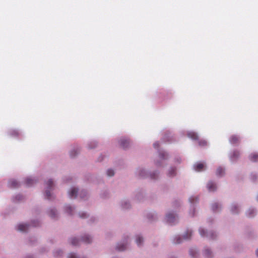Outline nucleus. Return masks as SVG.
Listing matches in <instances>:
<instances>
[{
	"label": "nucleus",
	"mask_w": 258,
	"mask_h": 258,
	"mask_svg": "<svg viewBox=\"0 0 258 258\" xmlns=\"http://www.w3.org/2000/svg\"><path fill=\"white\" fill-rule=\"evenodd\" d=\"M194 170L197 172H201L206 168V164L205 162H197L194 166Z\"/></svg>",
	"instance_id": "obj_1"
},
{
	"label": "nucleus",
	"mask_w": 258,
	"mask_h": 258,
	"mask_svg": "<svg viewBox=\"0 0 258 258\" xmlns=\"http://www.w3.org/2000/svg\"><path fill=\"white\" fill-rule=\"evenodd\" d=\"M53 181L51 179H49L47 182V189L45 191V197L47 199H51V194L50 190H51L53 187Z\"/></svg>",
	"instance_id": "obj_2"
},
{
	"label": "nucleus",
	"mask_w": 258,
	"mask_h": 258,
	"mask_svg": "<svg viewBox=\"0 0 258 258\" xmlns=\"http://www.w3.org/2000/svg\"><path fill=\"white\" fill-rule=\"evenodd\" d=\"M130 144V140L125 138H121L119 140L120 146L123 149H126L128 148Z\"/></svg>",
	"instance_id": "obj_3"
},
{
	"label": "nucleus",
	"mask_w": 258,
	"mask_h": 258,
	"mask_svg": "<svg viewBox=\"0 0 258 258\" xmlns=\"http://www.w3.org/2000/svg\"><path fill=\"white\" fill-rule=\"evenodd\" d=\"M166 221L169 224H173L176 221V217L173 214H168L166 215Z\"/></svg>",
	"instance_id": "obj_4"
},
{
	"label": "nucleus",
	"mask_w": 258,
	"mask_h": 258,
	"mask_svg": "<svg viewBox=\"0 0 258 258\" xmlns=\"http://www.w3.org/2000/svg\"><path fill=\"white\" fill-rule=\"evenodd\" d=\"M229 142L231 144L238 145L240 142V138L236 135H232L229 139Z\"/></svg>",
	"instance_id": "obj_5"
},
{
	"label": "nucleus",
	"mask_w": 258,
	"mask_h": 258,
	"mask_svg": "<svg viewBox=\"0 0 258 258\" xmlns=\"http://www.w3.org/2000/svg\"><path fill=\"white\" fill-rule=\"evenodd\" d=\"M199 232L201 235L203 237L204 236H209V237L211 239H214L215 237V234L213 233H210L208 234H207L206 232L204 230V229L200 228L199 229Z\"/></svg>",
	"instance_id": "obj_6"
},
{
	"label": "nucleus",
	"mask_w": 258,
	"mask_h": 258,
	"mask_svg": "<svg viewBox=\"0 0 258 258\" xmlns=\"http://www.w3.org/2000/svg\"><path fill=\"white\" fill-rule=\"evenodd\" d=\"M29 225L27 224H20L17 227V230L20 231L25 232L29 228Z\"/></svg>",
	"instance_id": "obj_7"
},
{
	"label": "nucleus",
	"mask_w": 258,
	"mask_h": 258,
	"mask_svg": "<svg viewBox=\"0 0 258 258\" xmlns=\"http://www.w3.org/2000/svg\"><path fill=\"white\" fill-rule=\"evenodd\" d=\"M78 193V189L76 187H72L69 191V196L70 198H76Z\"/></svg>",
	"instance_id": "obj_8"
},
{
	"label": "nucleus",
	"mask_w": 258,
	"mask_h": 258,
	"mask_svg": "<svg viewBox=\"0 0 258 258\" xmlns=\"http://www.w3.org/2000/svg\"><path fill=\"white\" fill-rule=\"evenodd\" d=\"M187 136L193 140H198L199 139V137L197 134L193 132H189L187 134Z\"/></svg>",
	"instance_id": "obj_9"
},
{
	"label": "nucleus",
	"mask_w": 258,
	"mask_h": 258,
	"mask_svg": "<svg viewBox=\"0 0 258 258\" xmlns=\"http://www.w3.org/2000/svg\"><path fill=\"white\" fill-rule=\"evenodd\" d=\"M240 156V153L238 151H234L231 154V159L233 161L237 160Z\"/></svg>",
	"instance_id": "obj_10"
},
{
	"label": "nucleus",
	"mask_w": 258,
	"mask_h": 258,
	"mask_svg": "<svg viewBox=\"0 0 258 258\" xmlns=\"http://www.w3.org/2000/svg\"><path fill=\"white\" fill-rule=\"evenodd\" d=\"M216 173L218 176H224L225 175V169L221 167H219L217 169Z\"/></svg>",
	"instance_id": "obj_11"
},
{
	"label": "nucleus",
	"mask_w": 258,
	"mask_h": 258,
	"mask_svg": "<svg viewBox=\"0 0 258 258\" xmlns=\"http://www.w3.org/2000/svg\"><path fill=\"white\" fill-rule=\"evenodd\" d=\"M204 254L205 256L207 258H211L213 256L212 251L208 248L205 249L204 251Z\"/></svg>",
	"instance_id": "obj_12"
},
{
	"label": "nucleus",
	"mask_w": 258,
	"mask_h": 258,
	"mask_svg": "<svg viewBox=\"0 0 258 258\" xmlns=\"http://www.w3.org/2000/svg\"><path fill=\"white\" fill-rule=\"evenodd\" d=\"M207 188L210 191H214L216 189V186L214 183L210 182L207 185Z\"/></svg>",
	"instance_id": "obj_13"
},
{
	"label": "nucleus",
	"mask_w": 258,
	"mask_h": 258,
	"mask_svg": "<svg viewBox=\"0 0 258 258\" xmlns=\"http://www.w3.org/2000/svg\"><path fill=\"white\" fill-rule=\"evenodd\" d=\"M249 159L252 162L258 161V154L256 153H253L249 155Z\"/></svg>",
	"instance_id": "obj_14"
},
{
	"label": "nucleus",
	"mask_w": 258,
	"mask_h": 258,
	"mask_svg": "<svg viewBox=\"0 0 258 258\" xmlns=\"http://www.w3.org/2000/svg\"><path fill=\"white\" fill-rule=\"evenodd\" d=\"M82 240L86 243H89L92 241L91 238L88 235H85L82 237Z\"/></svg>",
	"instance_id": "obj_15"
},
{
	"label": "nucleus",
	"mask_w": 258,
	"mask_h": 258,
	"mask_svg": "<svg viewBox=\"0 0 258 258\" xmlns=\"http://www.w3.org/2000/svg\"><path fill=\"white\" fill-rule=\"evenodd\" d=\"M126 245L125 244H118L116 246V249L119 251H123L126 249Z\"/></svg>",
	"instance_id": "obj_16"
},
{
	"label": "nucleus",
	"mask_w": 258,
	"mask_h": 258,
	"mask_svg": "<svg viewBox=\"0 0 258 258\" xmlns=\"http://www.w3.org/2000/svg\"><path fill=\"white\" fill-rule=\"evenodd\" d=\"M192 232L190 230H187L183 235V238L185 239H188L191 236Z\"/></svg>",
	"instance_id": "obj_17"
},
{
	"label": "nucleus",
	"mask_w": 258,
	"mask_h": 258,
	"mask_svg": "<svg viewBox=\"0 0 258 258\" xmlns=\"http://www.w3.org/2000/svg\"><path fill=\"white\" fill-rule=\"evenodd\" d=\"M65 210L67 213L70 215H72L73 211V209L71 206L67 205L65 207Z\"/></svg>",
	"instance_id": "obj_18"
},
{
	"label": "nucleus",
	"mask_w": 258,
	"mask_h": 258,
	"mask_svg": "<svg viewBox=\"0 0 258 258\" xmlns=\"http://www.w3.org/2000/svg\"><path fill=\"white\" fill-rule=\"evenodd\" d=\"M199 199L197 197L192 196L189 198V201L191 204H195L198 202Z\"/></svg>",
	"instance_id": "obj_19"
},
{
	"label": "nucleus",
	"mask_w": 258,
	"mask_h": 258,
	"mask_svg": "<svg viewBox=\"0 0 258 258\" xmlns=\"http://www.w3.org/2000/svg\"><path fill=\"white\" fill-rule=\"evenodd\" d=\"M49 215L51 218H54L56 215V211L55 209H51L49 211Z\"/></svg>",
	"instance_id": "obj_20"
},
{
	"label": "nucleus",
	"mask_w": 258,
	"mask_h": 258,
	"mask_svg": "<svg viewBox=\"0 0 258 258\" xmlns=\"http://www.w3.org/2000/svg\"><path fill=\"white\" fill-rule=\"evenodd\" d=\"M143 241V238L142 237H141L140 236H137L136 238V242L138 245H140L141 244V243Z\"/></svg>",
	"instance_id": "obj_21"
},
{
	"label": "nucleus",
	"mask_w": 258,
	"mask_h": 258,
	"mask_svg": "<svg viewBox=\"0 0 258 258\" xmlns=\"http://www.w3.org/2000/svg\"><path fill=\"white\" fill-rule=\"evenodd\" d=\"M254 213L255 212L253 209H249L247 212V215L249 217H251L254 216Z\"/></svg>",
	"instance_id": "obj_22"
},
{
	"label": "nucleus",
	"mask_w": 258,
	"mask_h": 258,
	"mask_svg": "<svg viewBox=\"0 0 258 258\" xmlns=\"http://www.w3.org/2000/svg\"><path fill=\"white\" fill-rule=\"evenodd\" d=\"M219 205L218 203H214L212 206V209L214 212H216L219 208Z\"/></svg>",
	"instance_id": "obj_23"
},
{
	"label": "nucleus",
	"mask_w": 258,
	"mask_h": 258,
	"mask_svg": "<svg viewBox=\"0 0 258 258\" xmlns=\"http://www.w3.org/2000/svg\"><path fill=\"white\" fill-rule=\"evenodd\" d=\"M78 152H79V150L78 149L73 150L71 151V152H70V156L72 157H74L78 154Z\"/></svg>",
	"instance_id": "obj_24"
},
{
	"label": "nucleus",
	"mask_w": 258,
	"mask_h": 258,
	"mask_svg": "<svg viewBox=\"0 0 258 258\" xmlns=\"http://www.w3.org/2000/svg\"><path fill=\"white\" fill-rule=\"evenodd\" d=\"M71 243L73 245H77L79 242V241L76 238H72L71 241Z\"/></svg>",
	"instance_id": "obj_25"
},
{
	"label": "nucleus",
	"mask_w": 258,
	"mask_h": 258,
	"mask_svg": "<svg viewBox=\"0 0 258 258\" xmlns=\"http://www.w3.org/2000/svg\"><path fill=\"white\" fill-rule=\"evenodd\" d=\"M107 172L109 176H113L114 175V171L112 169H108Z\"/></svg>",
	"instance_id": "obj_26"
},
{
	"label": "nucleus",
	"mask_w": 258,
	"mask_h": 258,
	"mask_svg": "<svg viewBox=\"0 0 258 258\" xmlns=\"http://www.w3.org/2000/svg\"><path fill=\"white\" fill-rule=\"evenodd\" d=\"M175 171H176V169L175 168H173V167L171 168L170 170V176H175L176 175Z\"/></svg>",
	"instance_id": "obj_27"
},
{
	"label": "nucleus",
	"mask_w": 258,
	"mask_h": 258,
	"mask_svg": "<svg viewBox=\"0 0 258 258\" xmlns=\"http://www.w3.org/2000/svg\"><path fill=\"white\" fill-rule=\"evenodd\" d=\"M231 211L233 213H236L237 212V207L236 205H233L231 207Z\"/></svg>",
	"instance_id": "obj_28"
},
{
	"label": "nucleus",
	"mask_w": 258,
	"mask_h": 258,
	"mask_svg": "<svg viewBox=\"0 0 258 258\" xmlns=\"http://www.w3.org/2000/svg\"><path fill=\"white\" fill-rule=\"evenodd\" d=\"M175 241L174 243L176 244H178L181 243V239L179 236L176 237L174 239Z\"/></svg>",
	"instance_id": "obj_29"
},
{
	"label": "nucleus",
	"mask_w": 258,
	"mask_h": 258,
	"mask_svg": "<svg viewBox=\"0 0 258 258\" xmlns=\"http://www.w3.org/2000/svg\"><path fill=\"white\" fill-rule=\"evenodd\" d=\"M198 143L199 146H205L207 145V142L204 140L200 141Z\"/></svg>",
	"instance_id": "obj_30"
},
{
	"label": "nucleus",
	"mask_w": 258,
	"mask_h": 258,
	"mask_svg": "<svg viewBox=\"0 0 258 258\" xmlns=\"http://www.w3.org/2000/svg\"><path fill=\"white\" fill-rule=\"evenodd\" d=\"M10 134H11V136H18L19 135L18 132L17 131H15V130L11 131Z\"/></svg>",
	"instance_id": "obj_31"
},
{
	"label": "nucleus",
	"mask_w": 258,
	"mask_h": 258,
	"mask_svg": "<svg viewBox=\"0 0 258 258\" xmlns=\"http://www.w3.org/2000/svg\"><path fill=\"white\" fill-rule=\"evenodd\" d=\"M68 258H78L74 253H70L68 255Z\"/></svg>",
	"instance_id": "obj_32"
},
{
	"label": "nucleus",
	"mask_w": 258,
	"mask_h": 258,
	"mask_svg": "<svg viewBox=\"0 0 258 258\" xmlns=\"http://www.w3.org/2000/svg\"><path fill=\"white\" fill-rule=\"evenodd\" d=\"M160 156L162 159H166L167 154L165 153H162L160 154Z\"/></svg>",
	"instance_id": "obj_33"
},
{
	"label": "nucleus",
	"mask_w": 258,
	"mask_h": 258,
	"mask_svg": "<svg viewBox=\"0 0 258 258\" xmlns=\"http://www.w3.org/2000/svg\"><path fill=\"white\" fill-rule=\"evenodd\" d=\"M80 195L82 198H84V197L86 196V192L85 191H82L80 193Z\"/></svg>",
	"instance_id": "obj_34"
},
{
	"label": "nucleus",
	"mask_w": 258,
	"mask_h": 258,
	"mask_svg": "<svg viewBox=\"0 0 258 258\" xmlns=\"http://www.w3.org/2000/svg\"><path fill=\"white\" fill-rule=\"evenodd\" d=\"M18 186V183L17 182L13 181L11 184V186L12 187H16Z\"/></svg>",
	"instance_id": "obj_35"
},
{
	"label": "nucleus",
	"mask_w": 258,
	"mask_h": 258,
	"mask_svg": "<svg viewBox=\"0 0 258 258\" xmlns=\"http://www.w3.org/2000/svg\"><path fill=\"white\" fill-rule=\"evenodd\" d=\"M79 216L82 218H85L86 217V214L84 213H80Z\"/></svg>",
	"instance_id": "obj_36"
},
{
	"label": "nucleus",
	"mask_w": 258,
	"mask_h": 258,
	"mask_svg": "<svg viewBox=\"0 0 258 258\" xmlns=\"http://www.w3.org/2000/svg\"><path fill=\"white\" fill-rule=\"evenodd\" d=\"M153 146L155 148H158L159 146V144L158 142H156L154 144Z\"/></svg>",
	"instance_id": "obj_37"
},
{
	"label": "nucleus",
	"mask_w": 258,
	"mask_h": 258,
	"mask_svg": "<svg viewBox=\"0 0 258 258\" xmlns=\"http://www.w3.org/2000/svg\"><path fill=\"white\" fill-rule=\"evenodd\" d=\"M32 225L33 226H35V227L39 225L38 222H37V224L34 222H32Z\"/></svg>",
	"instance_id": "obj_38"
},
{
	"label": "nucleus",
	"mask_w": 258,
	"mask_h": 258,
	"mask_svg": "<svg viewBox=\"0 0 258 258\" xmlns=\"http://www.w3.org/2000/svg\"><path fill=\"white\" fill-rule=\"evenodd\" d=\"M32 178H28V180H27V184L28 185H29L30 183V181L32 180Z\"/></svg>",
	"instance_id": "obj_39"
},
{
	"label": "nucleus",
	"mask_w": 258,
	"mask_h": 258,
	"mask_svg": "<svg viewBox=\"0 0 258 258\" xmlns=\"http://www.w3.org/2000/svg\"><path fill=\"white\" fill-rule=\"evenodd\" d=\"M192 251H193V250L191 249L189 251V253H190V254L192 256V257H195L196 255H195L193 253H192Z\"/></svg>",
	"instance_id": "obj_40"
},
{
	"label": "nucleus",
	"mask_w": 258,
	"mask_h": 258,
	"mask_svg": "<svg viewBox=\"0 0 258 258\" xmlns=\"http://www.w3.org/2000/svg\"><path fill=\"white\" fill-rule=\"evenodd\" d=\"M21 198V196H16V199H18V200H19L20 199V198Z\"/></svg>",
	"instance_id": "obj_41"
},
{
	"label": "nucleus",
	"mask_w": 258,
	"mask_h": 258,
	"mask_svg": "<svg viewBox=\"0 0 258 258\" xmlns=\"http://www.w3.org/2000/svg\"><path fill=\"white\" fill-rule=\"evenodd\" d=\"M256 256L258 257V249L256 251Z\"/></svg>",
	"instance_id": "obj_42"
},
{
	"label": "nucleus",
	"mask_w": 258,
	"mask_h": 258,
	"mask_svg": "<svg viewBox=\"0 0 258 258\" xmlns=\"http://www.w3.org/2000/svg\"><path fill=\"white\" fill-rule=\"evenodd\" d=\"M89 148H91H91H93V147H90V146L89 147Z\"/></svg>",
	"instance_id": "obj_43"
}]
</instances>
